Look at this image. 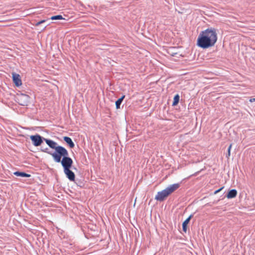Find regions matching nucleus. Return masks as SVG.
Masks as SVG:
<instances>
[{"instance_id": "nucleus-13", "label": "nucleus", "mask_w": 255, "mask_h": 255, "mask_svg": "<svg viewBox=\"0 0 255 255\" xmlns=\"http://www.w3.org/2000/svg\"><path fill=\"white\" fill-rule=\"evenodd\" d=\"M125 97V95H123V96H122V97H121L120 98H119L116 102V108L117 109H120V106H121V103H122L123 100L124 99Z\"/></svg>"}, {"instance_id": "nucleus-18", "label": "nucleus", "mask_w": 255, "mask_h": 255, "mask_svg": "<svg viewBox=\"0 0 255 255\" xmlns=\"http://www.w3.org/2000/svg\"><path fill=\"white\" fill-rule=\"evenodd\" d=\"M223 187H221V188L216 190L215 192H214V194H217L218 193H219L220 191H221L223 189Z\"/></svg>"}, {"instance_id": "nucleus-4", "label": "nucleus", "mask_w": 255, "mask_h": 255, "mask_svg": "<svg viewBox=\"0 0 255 255\" xmlns=\"http://www.w3.org/2000/svg\"><path fill=\"white\" fill-rule=\"evenodd\" d=\"M43 140L50 148L55 149V152H52V153L51 154V155L52 156L53 158L55 157V154L58 155L60 152H61L65 149V147L62 146L58 145L57 143L52 140L45 138H43Z\"/></svg>"}, {"instance_id": "nucleus-10", "label": "nucleus", "mask_w": 255, "mask_h": 255, "mask_svg": "<svg viewBox=\"0 0 255 255\" xmlns=\"http://www.w3.org/2000/svg\"><path fill=\"white\" fill-rule=\"evenodd\" d=\"M63 139L69 145L70 147L73 148L74 147L75 144L70 137L64 136Z\"/></svg>"}, {"instance_id": "nucleus-5", "label": "nucleus", "mask_w": 255, "mask_h": 255, "mask_svg": "<svg viewBox=\"0 0 255 255\" xmlns=\"http://www.w3.org/2000/svg\"><path fill=\"white\" fill-rule=\"evenodd\" d=\"M30 138L35 146H39L42 143L43 140H44L43 138H44L38 134L31 135Z\"/></svg>"}, {"instance_id": "nucleus-1", "label": "nucleus", "mask_w": 255, "mask_h": 255, "mask_svg": "<svg viewBox=\"0 0 255 255\" xmlns=\"http://www.w3.org/2000/svg\"><path fill=\"white\" fill-rule=\"evenodd\" d=\"M217 33L214 28H208L201 31L198 37L197 45L203 49L213 46L217 41Z\"/></svg>"}, {"instance_id": "nucleus-2", "label": "nucleus", "mask_w": 255, "mask_h": 255, "mask_svg": "<svg viewBox=\"0 0 255 255\" xmlns=\"http://www.w3.org/2000/svg\"><path fill=\"white\" fill-rule=\"evenodd\" d=\"M68 155V152L65 148L58 155L55 154V157L53 158V160L56 162H61L64 170L71 168L73 162L71 158L69 157Z\"/></svg>"}, {"instance_id": "nucleus-12", "label": "nucleus", "mask_w": 255, "mask_h": 255, "mask_svg": "<svg viewBox=\"0 0 255 255\" xmlns=\"http://www.w3.org/2000/svg\"><path fill=\"white\" fill-rule=\"evenodd\" d=\"M13 174L17 176H20V177H29L31 176L29 174H27L23 172H19V171H15L13 173Z\"/></svg>"}, {"instance_id": "nucleus-14", "label": "nucleus", "mask_w": 255, "mask_h": 255, "mask_svg": "<svg viewBox=\"0 0 255 255\" xmlns=\"http://www.w3.org/2000/svg\"><path fill=\"white\" fill-rule=\"evenodd\" d=\"M179 98H180V97H179V95H178V94L174 96V99H173V102L172 103V106H175L178 103L179 101Z\"/></svg>"}, {"instance_id": "nucleus-16", "label": "nucleus", "mask_w": 255, "mask_h": 255, "mask_svg": "<svg viewBox=\"0 0 255 255\" xmlns=\"http://www.w3.org/2000/svg\"><path fill=\"white\" fill-rule=\"evenodd\" d=\"M41 150L42 151V152H45V153H48V154H50L51 155V154L52 153V152L51 151H49L48 150V148L47 147H46V148H42L41 149Z\"/></svg>"}, {"instance_id": "nucleus-21", "label": "nucleus", "mask_w": 255, "mask_h": 255, "mask_svg": "<svg viewBox=\"0 0 255 255\" xmlns=\"http://www.w3.org/2000/svg\"><path fill=\"white\" fill-rule=\"evenodd\" d=\"M232 144H231L230 145V146H229V147L228 148V150L231 151V148H232Z\"/></svg>"}, {"instance_id": "nucleus-20", "label": "nucleus", "mask_w": 255, "mask_h": 255, "mask_svg": "<svg viewBox=\"0 0 255 255\" xmlns=\"http://www.w3.org/2000/svg\"><path fill=\"white\" fill-rule=\"evenodd\" d=\"M250 102L251 103H253L254 102H255V98H251L250 99Z\"/></svg>"}, {"instance_id": "nucleus-17", "label": "nucleus", "mask_w": 255, "mask_h": 255, "mask_svg": "<svg viewBox=\"0 0 255 255\" xmlns=\"http://www.w3.org/2000/svg\"><path fill=\"white\" fill-rule=\"evenodd\" d=\"M45 21V20H41V21H40L37 22L35 24V25H36V26H38V25H40V24H41V23H42L44 22Z\"/></svg>"}, {"instance_id": "nucleus-6", "label": "nucleus", "mask_w": 255, "mask_h": 255, "mask_svg": "<svg viewBox=\"0 0 255 255\" xmlns=\"http://www.w3.org/2000/svg\"><path fill=\"white\" fill-rule=\"evenodd\" d=\"M19 105L21 106H26L29 101V97L28 95L21 94L17 97Z\"/></svg>"}, {"instance_id": "nucleus-19", "label": "nucleus", "mask_w": 255, "mask_h": 255, "mask_svg": "<svg viewBox=\"0 0 255 255\" xmlns=\"http://www.w3.org/2000/svg\"><path fill=\"white\" fill-rule=\"evenodd\" d=\"M231 155V151L228 150V152L226 154V157L229 158Z\"/></svg>"}, {"instance_id": "nucleus-8", "label": "nucleus", "mask_w": 255, "mask_h": 255, "mask_svg": "<svg viewBox=\"0 0 255 255\" xmlns=\"http://www.w3.org/2000/svg\"><path fill=\"white\" fill-rule=\"evenodd\" d=\"M12 80L13 82L16 86L21 85L22 82L19 74L13 73H12Z\"/></svg>"}, {"instance_id": "nucleus-7", "label": "nucleus", "mask_w": 255, "mask_h": 255, "mask_svg": "<svg viewBox=\"0 0 255 255\" xmlns=\"http://www.w3.org/2000/svg\"><path fill=\"white\" fill-rule=\"evenodd\" d=\"M64 172L70 181H74L75 180V174L72 170H70V168L64 170Z\"/></svg>"}, {"instance_id": "nucleus-15", "label": "nucleus", "mask_w": 255, "mask_h": 255, "mask_svg": "<svg viewBox=\"0 0 255 255\" xmlns=\"http://www.w3.org/2000/svg\"><path fill=\"white\" fill-rule=\"evenodd\" d=\"M64 19V18H63L62 16L61 15H54V16H52L51 17V19H52V20H59V19Z\"/></svg>"}, {"instance_id": "nucleus-3", "label": "nucleus", "mask_w": 255, "mask_h": 255, "mask_svg": "<svg viewBox=\"0 0 255 255\" xmlns=\"http://www.w3.org/2000/svg\"><path fill=\"white\" fill-rule=\"evenodd\" d=\"M179 187V184L175 183L169 185L165 189L158 192L155 197V199L157 201H162L164 199L171 194Z\"/></svg>"}, {"instance_id": "nucleus-9", "label": "nucleus", "mask_w": 255, "mask_h": 255, "mask_svg": "<svg viewBox=\"0 0 255 255\" xmlns=\"http://www.w3.org/2000/svg\"><path fill=\"white\" fill-rule=\"evenodd\" d=\"M237 195V190L236 189H232L229 191L226 196L228 199H232L236 197Z\"/></svg>"}, {"instance_id": "nucleus-11", "label": "nucleus", "mask_w": 255, "mask_h": 255, "mask_svg": "<svg viewBox=\"0 0 255 255\" xmlns=\"http://www.w3.org/2000/svg\"><path fill=\"white\" fill-rule=\"evenodd\" d=\"M192 215H191L187 219H186L182 224V229L184 232L187 231V225L189 223L190 219H191Z\"/></svg>"}]
</instances>
